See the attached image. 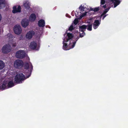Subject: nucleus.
Here are the masks:
<instances>
[{"label":"nucleus","mask_w":128,"mask_h":128,"mask_svg":"<svg viewBox=\"0 0 128 128\" xmlns=\"http://www.w3.org/2000/svg\"><path fill=\"white\" fill-rule=\"evenodd\" d=\"M24 5L25 8L26 9H28L30 8V5L29 3L28 2H26L24 4Z\"/></svg>","instance_id":"19"},{"label":"nucleus","mask_w":128,"mask_h":128,"mask_svg":"<svg viewBox=\"0 0 128 128\" xmlns=\"http://www.w3.org/2000/svg\"><path fill=\"white\" fill-rule=\"evenodd\" d=\"M105 15H106V16L108 15V14H105Z\"/></svg>","instance_id":"41"},{"label":"nucleus","mask_w":128,"mask_h":128,"mask_svg":"<svg viewBox=\"0 0 128 128\" xmlns=\"http://www.w3.org/2000/svg\"><path fill=\"white\" fill-rule=\"evenodd\" d=\"M93 9H94L92 8H90V10L91 11H93Z\"/></svg>","instance_id":"39"},{"label":"nucleus","mask_w":128,"mask_h":128,"mask_svg":"<svg viewBox=\"0 0 128 128\" xmlns=\"http://www.w3.org/2000/svg\"><path fill=\"white\" fill-rule=\"evenodd\" d=\"M23 65V62L21 60H16L14 62V66L16 68H20L22 67Z\"/></svg>","instance_id":"3"},{"label":"nucleus","mask_w":128,"mask_h":128,"mask_svg":"<svg viewBox=\"0 0 128 128\" xmlns=\"http://www.w3.org/2000/svg\"><path fill=\"white\" fill-rule=\"evenodd\" d=\"M79 37H78L76 38V41L75 42H73V44L72 45V46L71 48H73L74 46L75 45L76 43V42L78 40V39L79 38Z\"/></svg>","instance_id":"25"},{"label":"nucleus","mask_w":128,"mask_h":128,"mask_svg":"<svg viewBox=\"0 0 128 128\" xmlns=\"http://www.w3.org/2000/svg\"><path fill=\"white\" fill-rule=\"evenodd\" d=\"M87 27V25L85 24L83 25L82 26H79V30L80 32H84L86 31Z\"/></svg>","instance_id":"12"},{"label":"nucleus","mask_w":128,"mask_h":128,"mask_svg":"<svg viewBox=\"0 0 128 128\" xmlns=\"http://www.w3.org/2000/svg\"><path fill=\"white\" fill-rule=\"evenodd\" d=\"M4 66V64L3 62L0 60V70L2 69Z\"/></svg>","instance_id":"20"},{"label":"nucleus","mask_w":128,"mask_h":128,"mask_svg":"<svg viewBox=\"0 0 128 128\" xmlns=\"http://www.w3.org/2000/svg\"><path fill=\"white\" fill-rule=\"evenodd\" d=\"M29 20L31 22H34L36 18V16L34 14H32L29 17Z\"/></svg>","instance_id":"14"},{"label":"nucleus","mask_w":128,"mask_h":128,"mask_svg":"<svg viewBox=\"0 0 128 128\" xmlns=\"http://www.w3.org/2000/svg\"><path fill=\"white\" fill-rule=\"evenodd\" d=\"M11 50L10 46L8 44H6L3 47L2 49V51L4 53L7 54L10 52Z\"/></svg>","instance_id":"5"},{"label":"nucleus","mask_w":128,"mask_h":128,"mask_svg":"<svg viewBox=\"0 0 128 128\" xmlns=\"http://www.w3.org/2000/svg\"><path fill=\"white\" fill-rule=\"evenodd\" d=\"M66 42V40H65V38H64L63 39V48L65 50H69L68 48L67 44L65 43V42Z\"/></svg>","instance_id":"15"},{"label":"nucleus","mask_w":128,"mask_h":128,"mask_svg":"<svg viewBox=\"0 0 128 128\" xmlns=\"http://www.w3.org/2000/svg\"><path fill=\"white\" fill-rule=\"evenodd\" d=\"M2 18V16L1 14H0V21Z\"/></svg>","instance_id":"38"},{"label":"nucleus","mask_w":128,"mask_h":128,"mask_svg":"<svg viewBox=\"0 0 128 128\" xmlns=\"http://www.w3.org/2000/svg\"><path fill=\"white\" fill-rule=\"evenodd\" d=\"M5 4V0H0V9H2L4 7Z\"/></svg>","instance_id":"18"},{"label":"nucleus","mask_w":128,"mask_h":128,"mask_svg":"<svg viewBox=\"0 0 128 128\" xmlns=\"http://www.w3.org/2000/svg\"><path fill=\"white\" fill-rule=\"evenodd\" d=\"M7 84V82L6 81H4L2 85L0 86V88L2 90H4L7 87L6 85Z\"/></svg>","instance_id":"16"},{"label":"nucleus","mask_w":128,"mask_h":128,"mask_svg":"<svg viewBox=\"0 0 128 128\" xmlns=\"http://www.w3.org/2000/svg\"><path fill=\"white\" fill-rule=\"evenodd\" d=\"M120 2L119 0H116L115 1V2L114 3V7H116L119 4Z\"/></svg>","instance_id":"23"},{"label":"nucleus","mask_w":128,"mask_h":128,"mask_svg":"<svg viewBox=\"0 0 128 128\" xmlns=\"http://www.w3.org/2000/svg\"><path fill=\"white\" fill-rule=\"evenodd\" d=\"M25 55L26 53L24 52L22 50H19L16 52V56L17 58L22 59L25 57Z\"/></svg>","instance_id":"4"},{"label":"nucleus","mask_w":128,"mask_h":128,"mask_svg":"<svg viewBox=\"0 0 128 128\" xmlns=\"http://www.w3.org/2000/svg\"><path fill=\"white\" fill-rule=\"evenodd\" d=\"M105 3V0H101L100 2V6H102V5H104Z\"/></svg>","instance_id":"32"},{"label":"nucleus","mask_w":128,"mask_h":128,"mask_svg":"<svg viewBox=\"0 0 128 128\" xmlns=\"http://www.w3.org/2000/svg\"><path fill=\"white\" fill-rule=\"evenodd\" d=\"M17 6H14L13 7V10L12 12L13 13L15 14L18 12H21V8L20 6L19 5L17 8Z\"/></svg>","instance_id":"7"},{"label":"nucleus","mask_w":128,"mask_h":128,"mask_svg":"<svg viewBox=\"0 0 128 128\" xmlns=\"http://www.w3.org/2000/svg\"><path fill=\"white\" fill-rule=\"evenodd\" d=\"M67 31H66V33L64 34V36H65L66 34H67V36H68V38H66V42H68L69 40H72L73 38V34H71L69 33H67Z\"/></svg>","instance_id":"9"},{"label":"nucleus","mask_w":128,"mask_h":128,"mask_svg":"<svg viewBox=\"0 0 128 128\" xmlns=\"http://www.w3.org/2000/svg\"><path fill=\"white\" fill-rule=\"evenodd\" d=\"M27 78V76H26V77L22 73H19L17 74L15 77L14 82L17 84H21Z\"/></svg>","instance_id":"1"},{"label":"nucleus","mask_w":128,"mask_h":128,"mask_svg":"<svg viewBox=\"0 0 128 128\" xmlns=\"http://www.w3.org/2000/svg\"><path fill=\"white\" fill-rule=\"evenodd\" d=\"M12 46L13 47H15L16 46V43L14 44H12Z\"/></svg>","instance_id":"37"},{"label":"nucleus","mask_w":128,"mask_h":128,"mask_svg":"<svg viewBox=\"0 0 128 128\" xmlns=\"http://www.w3.org/2000/svg\"><path fill=\"white\" fill-rule=\"evenodd\" d=\"M21 24L22 27L26 28L28 25L29 23L26 19H24L22 20Z\"/></svg>","instance_id":"10"},{"label":"nucleus","mask_w":128,"mask_h":128,"mask_svg":"<svg viewBox=\"0 0 128 128\" xmlns=\"http://www.w3.org/2000/svg\"><path fill=\"white\" fill-rule=\"evenodd\" d=\"M7 84L8 85L7 86V87L8 88H11L14 86V84L13 80L10 81Z\"/></svg>","instance_id":"17"},{"label":"nucleus","mask_w":128,"mask_h":128,"mask_svg":"<svg viewBox=\"0 0 128 128\" xmlns=\"http://www.w3.org/2000/svg\"><path fill=\"white\" fill-rule=\"evenodd\" d=\"M14 30L15 34H19L21 32L22 29L20 26L19 25H16L14 28Z\"/></svg>","instance_id":"6"},{"label":"nucleus","mask_w":128,"mask_h":128,"mask_svg":"<svg viewBox=\"0 0 128 128\" xmlns=\"http://www.w3.org/2000/svg\"><path fill=\"white\" fill-rule=\"evenodd\" d=\"M99 10V7L95 8H94L93 11L94 12H96L98 11Z\"/></svg>","instance_id":"30"},{"label":"nucleus","mask_w":128,"mask_h":128,"mask_svg":"<svg viewBox=\"0 0 128 128\" xmlns=\"http://www.w3.org/2000/svg\"><path fill=\"white\" fill-rule=\"evenodd\" d=\"M101 6L102 8H106V5H103V6Z\"/></svg>","instance_id":"35"},{"label":"nucleus","mask_w":128,"mask_h":128,"mask_svg":"<svg viewBox=\"0 0 128 128\" xmlns=\"http://www.w3.org/2000/svg\"><path fill=\"white\" fill-rule=\"evenodd\" d=\"M78 22L79 21L78 18H76L74 19V23L76 25L78 24Z\"/></svg>","instance_id":"27"},{"label":"nucleus","mask_w":128,"mask_h":128,"mask_svg":"<svg viewBox=\"0 0 128 128\" xmlns=\"http://www.w3.org/2000/svg\"><path fill=\"white\" fill-rule=\"evenodd\" d=\"M24 67L25 69H26L25 72L27 78H28L30 76L33 69V66L31 64L29 65L28 63H26L24 65Z\"/></svg>","instance_id":"2"},{"label":"nucleus","mask_w":128,"mask_h":128,"mask_svg":"<svg viewBox=\"0 0 128 128\" xmlns=\"http://www.w3.org/2000/svg\"><path fill=\"white\" fill-rule=\"evenodd\" d=\"M73 24L72 23L68 28V30L70 31H72L74 29V28L73 26Z\"/></svg>","instance_id":"26"},{"label":"nucleus","mask_w":128,"mask_h":128,"mask_svg":"<svg viewBox=\"0 0 128 128\" xmlns=\"http://www.w3.org/2000/svg\"><path fill=\"white\" fill-rule=\"evenodd\" d=\"M103 17L102 18V20H104V18L106 16V15H105V14L103 16Z\"/></svg>","instance_id":"36"},{"label":"nucleus","mask_w":128,"mask_h":128,"mask_svg":"<svg viewBox=\"0 0 128 128\" xmlns=\"http://www.w3.org/2000/svg\"><path fill=\"white\" fill-rule=\"evenodd\" d=\"M111 0L112 1L113 0Z\"/></svg>","instance_id":"42"},{"label":"nucleus","mask_w":128,"mask_h":128,"mask_svg":"<svg viewBox=\"0 0 128 128\" xmlns=\"http://www.w3.org/2000/svg\"><path fill=\"white\" fill-rule=\"evenodd\" d=\"M37 46V43L35 42H31L30 46V48L32 50L35 49Z\"/></svg>","instance_id":"11"},{"label":"nucleus","mask_w":128,"mask_h":128,"mask_svg":"<svg viewBox=\"0 0 128 128\" xmlns=\"http://www.w3.org/2000/svg\"><path fill=\"white\" fill-rule=\"evenodd\" d=\"M7 36L8 37H10L9 38L10 39L12 40V38L13 36L12 34H8Z\"/></svg>","instance_id":"31"},{"label":"nucleus","mask_w":128,"mask_h":128,"mask_svg":"<svg viewBox=\"0 0 128 128\" xmlns=\"http://www.w3.org/2000/svg\"><path fill=\"white\" fill-rule=\"evenodd\" d=\"M109 9L107 8L105 9L103 13L100 15V18H101L103 15L105 14L109 10Z\"/></svg>","instance_id":"21"},{"label":"nucleus","mask_w":128,"mask_h":128,"mask_svg":"<svg viewBox=\"0 0 128 128\" xmlns=\"http://www.w3.org/2000/svg\"><path fill=\"white\" fill-rule=\"evenodd\" d=\"M72 44L71 43H70L69 44V45L70 46H71V45H72Z\"/></svg>","instance_id":"40"},{"label":"nucleus","mask_w":128,"mask_h":128,"mask_svg":"<svg viewBox=\"0 0 128 128\" xmlns=\"http://www.w3.org/2000/svg\"><path fill=\"white\" fill-rule=\"evenodd\" d=\"M94 24L97 26H99L100 24V22H99V20H95Z\"/></svg>","instance_id":"24"},{"label":"nucleus","mask_w":128,"mask_h":128,"mask_svg":"<svg viewBox=\"0 0 128 128\" xmlns=\"http://www.w3.org/2000/svg\"><path fill=\"white\" fill-rule=\"evenodd\" d=\"M79 9L81 11L83 12L84 10V8L83 6H82V5H81L79 8Z\"/></svg>","instance_id":"29"},{"label":"nucleus","mask_w":128,"mask_h":128,"mask_svg":"<svg viewBox=\"0 0 128 128\" xmlns=\"http://www.w3.org/2000/svg\"><path fill=\"white\" fill-rule=\"evenodd\" d=\"M87 26V27H88L87 30L89 31H91L92 30V24H88Z\"/></svg>","instance_id":"22"},{"label":"nucleus","mask_w":128,"mask_h":128,"mask_svg":"<svg viewBox=\"0 0 128 128\" xmlns=\"http://www.w3.org/2000/svg\"><path fill=\"white\" fill-rule=\"evenodd\" d=\"M82 33H80V37H83L85 35V33L84 32H82Z\"/></svg>","instance_id":"28"},{"label":"nucleus","mask_w":128,"mask_h":128,"mask_svg":"<svg viewBox=\"0 0 128 128\" xmlns=\"http://www.w3.org/2000/svg\"><path fill=\"white\" fill-rule=\"evenodd\" d=\"M87 12H85L83 14H82L80 16V18H79L80 19H81L82 18V17L83 16H84L86 15V14Z\"/></svg>","instance_id":"33"},{"label":"nucleus","mask_w":128,"mask_h":128,"mask_svg":"<svg viewBox=\"0 0 128 128\" xmlns=\"http://www.w3.org/2000/svg\"><path fill=\"white\" fill-rule=\"evenodd\" d=\"M38 26L40 27H44L45 26V22L43 20H40L38 22Z\"/></svg>","instance_id":"13"},{"label":"nucleus","mask_w":128,"mask_h":128,"mask_svg":"<svg viewBox=\"0 0 128 128\" xmlns=\"http://www.w3.org/2000/svg\"><path fill=\"white\" fill-rule=\"evenodd\" d=\"M94 29H96L98 27V26H97V25H96V24H94Z\"/></svg>","instance_id":"34"},{"label":"nucleus","mask_w":128,"mask_h":128,"mask_svg":"<svg viewBox=\"0 0 128 128\" xmlns=\"http://www.w3.org/2000/svg\"><path fill=\"white\" fill-rule=\"evenodd\" d=\"M35 34L33 30H30L27 33L26 37L27 38L30 39L32 38L33 36Z\"/></svg>","instance_id":"8"}]
</instances>
